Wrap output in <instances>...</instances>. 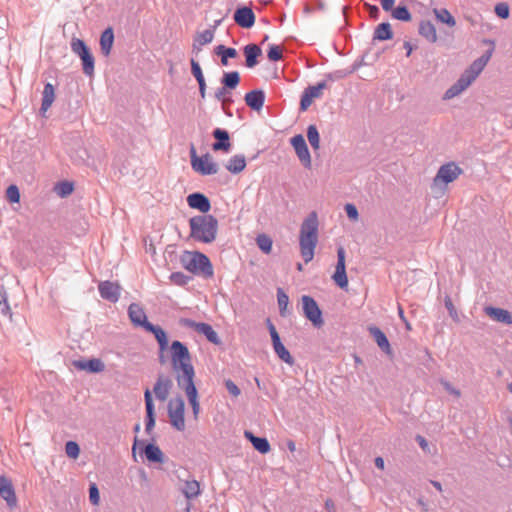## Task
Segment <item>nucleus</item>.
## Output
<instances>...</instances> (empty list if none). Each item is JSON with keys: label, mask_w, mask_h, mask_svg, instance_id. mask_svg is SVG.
<instances>
[{"label": "nucleus", "mask_w": 512, "mask_h": 512, "mask_svg": "<svg viewBox=\"0 0 512 512\" xmlns=\"http://www.w3.org/2000/svg\"><path fill=\"white\" fill-rule=\"evenodd\" d=\"M170 358L178 385L194 380L195 371L191 363L188 348L180 341H173L170 346Z\"/></svg>", "instance_id": "nucleus-1"}, {"label": "nucleus", "mask_w": 512, "mask_h": 512, "mask_svg": "<svg viewBox=\"0 0 512 512\" xmlns=\"http://www.w3.org/2000/svg\"><path fill=\"white\" fill-rule=\"evenodd\" d=\"M318 215L311 212L302 222L299 235L301 256L305 263L312 261L314 251L318 242Z\"/></svg>", "instance_id": "nucleus-2"}, {"label": "nucleus", "mask_w": 512, "mask_h": 512, "mask_svg": "<svg viewBox=\"0 0 512 512\" xmlns=\"http://www.w3.org/2000/svg\"><path fill=\"white\" fill-rule=\"evenodd\" d=\"M490 57L491 52L489 51L485 55L476 59L460 76L458 81L445 92L443 98L445 100L452 99L466 90L485 68Z\"/></svg>", "instance_id": "nucleus-3"}, {"label": "nucleus", "mask_w": 512, "mask_h": 512, "mask_svg": "<svg viewBox=\"0 0 512 512\" xmlns=\"http://www.w3.org/2000/svg\"><path fill=\"white\" fill-rule=\"evenodd\" d=\"M189 225L193 239L203 243H211L216 239L218 222L212 215L192 217Z\"/></svg>", "instance_id": "nucleus-4"}, {"label": "nucleus", "mask_w": 512, "mask_h": 512, "mask_svg": "<svg viewBox=\"0 0 512 512\" xmlns=\"http://www.w3.org/2000/svg\"><path fill=\"white\" fill-rule=\"evenodd\" d=\"M184 268L192 273H201L206 277L213 275V268L209 258L200 252H187L182 257Z\"/></svg>", "instance_id": "nucleus-5"}, {"label": "nucleus", "mask_w": 512, "mask_h": 512, "mask_svg": "<svg viewBox=\"0 0 512 512\" xmlns=\"http://www.w3.org/2000/svg\"><path fill=\"white\" fill-rule=\"evenodd\" d=\"M190 158L192 169L200 175H214L219 170L218 164L209 153L198 156L193 145L190 148Z\"/></svg>", "instance_id": "nucleus-6"}, {"label": "nucleus", "mask_w": 512, "mask_h": 512, "mask_svg": "<svg viewBox=\"0 0 512 512\" xmlns=\"http://www.w3.org/2000/svg\"><path fill=\"white\" fill-rule=\"evenodd\" d=\"M185 403L181 397L173 398L168 403V416L170 424L178 431H184L185 424Z\"/></svg>", "instance_id": "nucleus-7"}, {"label": "nucleus", "mask_w": 512, "mask_h": 512, "mask_svg": "<svg viewBox=\"0 0 512 512\" xmlns=\"http://www.w3.org/2000/svg\"><path fill=\"white\" fill-rule=\"evenodd\" d=\"M72 51L82 60L84 73L91 77L94 74V57L89 51L85 42L78 38H73L71 42Z\"/></svg>", "instance_id": "nucleus-8"}, {"label": "nucleus", "mask_w": 512, "mask_h": 512, "mask_svg": "<svg viewBox=\"0 0 512 512\" xmlns=\"http://www.w3.org/2000/svg\"><path fill=\"white\" fill-rule=\"evenodd\" d=\"M461 173L462 169L454 162L442 165L433 179L432 188L437 189L455 181Z\"/></svg>", "instance_id": "nucleus-9"}, {"label": "nucleus", "mask_w": 512, "mask_h": 512, "mask_svg": "<svg viewBox=\"0 0 512 512\" xmlns=\"http://www.w3.org/2000/svg\"><path fill=\"white\" fill-rule=\"evenodd\" d=\"M301 301L305 317L311 321L315 327H321L324 324V321L317 302L308 295L302 296Z\"/></svg>", "instance_id": "nucleus-10"}, {"label": "nucleus", "mask_w": 512, "mask_h": 512, "mask_svg": "<svg viewBox=\"0 0 512 512\" xmlns=\"http://www.w3.org/2000/svg\"><path fill=\"white\" fill-rule=\"evenodd\" d=\"M266 323H267V327L269 329V333L271 336V340H272V344H273L275 353L285 363L290 364V365L293 364V362H294L293 357L291 356L290 352L285 348V346L282 344V342L280 340V336H279L275 326L273 325V323L271 322L270 319H267Z\"/></svg>", "instance_id": "nucleus-11"}, {"label": "nucleus", "mask_w": 512, "mask_h": 512, "mask_svg": "<svg viewBox=\"0 0 512 512\" xmlns=\"http://www.w3.org/2000/svg\"><path fill=\"white\" fill-rule=\"evenodd\" d=\"M326 88H328L327 81H322L317 85L307 87L301 98L300 109L306 111L315 99H319L323 95V91Z\"/></svg>", "instance_id": "nucleus-12"}, {"label": "nucleus", "mask_w": 512, "mask_h": 512, "mask_svg": "<svg viewBox=\"0 0 512 512\" xmlns=\"http://www.w3.org/2000/svg\"><path fill=\"white\" fill-rule=\"evenodd\" d=\"M338 261L332 279L341 289H348V278L345 270V251L339 247L337 251Z\"/></svg>", "instance_id": "nucleus-13"}, {"label": "nucleus", "mask_w": 512, "mask_h": 512, "mask_svg": "<svg viewBox=\"0 0 512 512\" xmlns=\"http://www.w3.org/2000/svg\"><path fill=\"white\" fill-rule=\"evenodd\" d=\"M291 145L293 146L298 158L307 168L311 167V157L306 145L305 139L302 135H296L291 138Z\"/></svg>", "instance_id": "nucleus-14"}, {"label": "nucleus", "mask_w": 512, "mask_h": 512, "mask_svg": "<svg viewBox=\"0 0 512 512\" xmlns=\"http://www.w3.org/2000/svg\"><path fill=\"white\" fill-rule=\"evenodd\" d=\"M98 290L103 299L117 302L120 297L121 287L117 282L103 281L99 283Z\"/></svg>", "instance_id": "nucleus-15"}, {"label": "nucleus", "mask_w": 512, "mask_h": 512, "mask_svg": "<svg viewBox=\"0 0 512 512\" xmlns=\"http://www.w3.org/2000/svg\"><path fill=\"white\" fill-rule=\"evenodd\" d=\"M128 316L132 324L136 327H142L145 329L150 324L147 320L144 308L138 303L130 304L128 308Z\"/></svg>", "instance_id": "nucleus-16"}, {"label": "nucleus", "mask_w": 512, "mask_h": 512, "mask_svg": "<svg viewBox=\"0 0 512 512\" xmlns=\"http://www.w3.org/2000/svg\"><path fill=\"white\" fill-rule=\"evenodd\" d=\"M0 496L10 508L17 505V497L12 482L4 476H0Z\"/></svg>", "instance_id": "nucleus-17"}, {"label": "nucleus", "mask_w": 512, "mask_h": 512, "mask_svg": "<svg viewBox=\"0 0 512 512\" xmlns=\"http://www.w3.org/2000/svg\"><path fill=\"white\" fill-rule=\"evenodd\" d=\"M145 330L154 334L159 344V361L162 364L165 363L166 360L163 353L168 348V338L166 332L160 326H155L151 323L145 328Z\"/></svg>", "instance_id": "nucleus-18"}, {"label": "nucleus", "mask_w": 512, "mask_h": 512, "mask_svg": "<svg viewBox=\"0 0 512 512\" xmlns=\"http://www.w3.org/2000/svg\"><path fill=\"white\" fill-rule=\"evenodd\" d=\"M178 386L185 391L188 401L192 407L194 418L197 419L200 413V404L198 401V393L194 384V380Z\"/></svg>", "instance_id": "nucleus-19"}, {"label": "nucleus", "mask_w": 512, "mask_h": 512, "mask_svg": "<svg viewBox=\"0 0 512 512\" xmlns=\"http://www.w3.org/2000/svg\"><path fill=\"white\" fill-rule=\"evenodd\" d=\"M190 208L197 209L202 213H208L211 209L209 199L202 193H192L187 197Z\"/></svg>", "instance_id": "nucleus-20"}, {"label": "nucleus", "mask_w": 512, "mask_h": 512, "mask_svg": "<svg viewBox=\"0 0 512 512\" xmlns=\"http://www.w3.org/2000/svg\"><path fill=\"white\" fill-rule=\"evenodd\" d=\"M234 21L242 28H250L255 23V15L248 7L239 8L234 13Z\"/></svg>", "instance_id": "nucleus-21"}, {"label": "nucleus", "mask_w": 512, "mask_h": 512, "mask_svg": "<svg viewBox=\"0 0 512 512\" xmlns=\"http://www.w3.org/2000/svg\"><path fill=\"white\" fill-rule=\"evenodd\" d=\"M172 381L168 377H165L163 375H160L156 381V384L154 386V393L157 397V399L161 401H165L169 394L170 390L172 388Z\"/></svg>", "instance_id": "nucleus-22"}, {"label": "nucleus", "mask_w": 512, "mask_h": 512, "mask_svg": "<svg viewBox=\"0 0 512 512\" xmlns=\"http://www.w3.org/2000/svg\"><path fill=\"white\" fill-rule=\"evenodd\" d=\"M213 136H214L215 139L218 140V142H215L212 145V149L214 151L228 152L230 150L231 143H230L229 134H228V132L226 130H223V129H220V128H216L213 131Z\"/></svg>", "instance_id": "nucleus-23"}, {"label": "nucleus", "mask_w": 512, "mask_h": 512, "mask_svg": "<svg viewBox=\"0 0 512 512\" xmlns=\"http://www.w3.org/2000/svg\"><path fill=\"white\" fill-rule=\"evenodd\" d=\"M265 94L262 90H253L245 95L247 106L255 111H260L263 107Z\"/></svg>", "instance_id": "nucleus-24"}, {"label": "nucleus", "mask_w": 512, "mask_h": 512, "mask_svg": "<svg viewBox=\"0 0 512 512\" xmlns=\"http://www.w3.org/2000/svg\"><path fill=\"white\" fill-rule=\"evenodd\" d=\"M484 311L486 315H488L493 320L512 325V315L508 310L489 306L486 307Z\"/></svg>", "instance_id": "nucleus-25"}, {"label": "nucleus", "mask_w": 512, "mask_h": 512, "mask_svg": "<svg viewBox=\"0 0 512 512\" xmlns=\"http://www.w3.org/2000/svg\"><path fill=\"white\" fill-rule=\"evenodd\" d=\"M144 398H145V406H146V413H147L146 432L150 433V431L155 426V413H154V405H153L152 395H151V391L149 389L145 390Z\"/></svg>", "instance_id": "nucleus-26"}, {"label": "nucleus", "mask_w": 512, "mask_h": 512, "mask_svg": "<svg viewBox=\"0 0 512 512\" xmlns=\"http://www.w3.org/2000/svg\"><path fill=\"white\" fill-rule=\"evenodd\" d=\"M214 33L211 30H204L195 36L193 43V51L198 53L201 51L204 45H207L213 41Z\"/></svg>", "instance_id": "nucleus-27"}, {"label": "nucleus", "mask_w": 512, "mask_h": 512, "mask_svg": "<svg viewBox=\"0 0 512 512\" xmlns=\"http://www.w3.org/2000/svg\"><path fill=\"white\" fill-rule=\"evenodd\" d=\"M245 437L252 443L253 447L262 454L270 451L271 447L266 438L256 437L251 432L245 431Z\"/></svg>", "instance_id": "nucleus-28"}, {"label": "nucleus", "mask_w": 512, "mask_h": 512, "mask_svg": "<svg viewBox=\"0 0 512 512\" xmlns=\"http://www.w3.org/2000/svg\"><path fill=\"white\" fill-rule=\"evenodd\" d=\"M114 43V33L111 27L105 29L101 34L100 47L101 51L105 56H108L111 52Z\"/></svg>", "instance_id": "nucleus-29"}, {"label": "nucleus", "mask_w": 512, "mask_h": 512, "mask_svg": "<svg viewBox=\"0 0 512 512\" xmlns=\"http://www.w3.org/2000/svg\"><path fill=\"white\" fill-rule=\"evenodd\" d=\"M75 366L81 370H87L93 373L102 372L105 369L104 363L96 358L88 361L75 362Z\"/></svg>", "instance_id": "nucleus-30"}, {"label": "nucleus", "mask_w": 512, "mask_h": 512, "mask_svg": "<svg viewBox=\"0 0 512 512\" xmlns=\"http://www.w3.org/2000/svg\"><path fill=\"white\" fill-rule=\"evenodd\" d=\"M370 333L373 335L377 345L388 355L392 354V350L386 335L377 327L370 328Z\"/></svg>", "instance_id": "nucleus-31"}, {"label": "nucleus", "mask_w": 512, "mask_h": 512, "mask_svg": "<svg viewBox=\"0 0 512 512\" xmlns=\"http://www.w3.org/2000/svg\"><path fill=\"white\" fill-rule=\"evenodd\" d=\"M246 66L253 68L257 64V57L261 55V49L256 44H249L244 47Z\"/></svg>", "instance_id": "nucleus-32"}, {"label": "nucleus", "mask_w": 512, "mask_h": 512, "mask_svg": "<svg viewBox=\"0 0 512 512\" xmlns=\"http://www.w3.org/2000/svg\"><path fill=\"white\" fill-rule=\"evenodd\" d=\"M55 99V90L52 84L47 83L43 90L41 112L44 114L51 107Z\"/></svg>", "instance_id": "nucleus-33"}, {"label": "nucleus", "mask_w": 512, "mask_h": 512, "mask_svg": "<svg viewBox=\"0 0 512 512\" xmlns=\"http://www.w3.org/2000/svg\"><path fill=\"white\" fill-rule=\"evenodd\" d=\"M246 167V159L244 155H235L231 157L226 165L229 172L237 174L242 172Z\"/></svg>", "instance_id": "nucleus-34"}, {"label": "nucleus", "mask_w": 512, "mask_h": 512, "mask_svg": "<svg viewBox=\"0 0 512 512\" xmlns=\"http://www.w3.org/2000/svg\"><path fill=\"white\" fill-rule=\"evenodd\" d=\"M145 456L149 462L154 463H162L164 461V454L161 451V449L154 445V444H148L145 447Z\"/></svg>", "instance_id": "nucleus-35"}, {"label": "nucleus", "mask_w": 512, "mask_h": 512, "mask_svg": "<svg viewBox=\"0 0 512 512\" xmlns=\"http://www.w3.org/2000/svg\"><path fill=\"white\" fill-rule=\"evenodd\" d=\"M196 331L206 336L208 341L214 344H219L220 340L217 333L214 331L211 325L207 323H200L196 326Z\"/></svg>", "instance_id": "nucleus-36"}, {"label": "nucleus", "mask_w": 512, "mask_h": 512, "mask_svg": "<svg viewBox=\"0 0 512 512\" xmlns=\"http://www.w3.org/2000/svg\"><path fill=\"white\" fill-rule=\"evenodd\" d=\"M183 493L187 499H193L199 496L201 493L199 482L196 480L186 481L183 488Z\"/></svg>", "instance_id": "nucleus-37"}, {"label": "nucleus", "mask_w": 512, "mask_h": 512, "mask_svg": "<svg viewBox=\"0 0 512 512\" xmlns=\"http://www.w3.org/2000/svg\"><path fill=\"white\" fill-rule=\"evenodd\" d=\"M419 32L422 36L431 42H435L437 40L436 29L434 25L429 21L422 22L420 24Z\"/></svg>", "instance_id": "nucleus-38"}, {"label": "nucleus", "mask_w": 512, "mask_h": 512, "mask_svg": "<svg viewBox=\"0 0 512 512\" xmlns=\"http://www.w3.org/2000/svg\"><path fill=\"white\" fill-rule=\"evenodd\" d=\"M393 36L391 26L389 23H381L377 26L374 32V38L378 40H388Z\"/></svg>", "instance_id": "nucleus-39"}, {"label": "nucleus", "mask_w": 512, "mask_h": 512, "mask_svg": "<svg viewBox=\"0 0 512 512\" xmlns=\"http://www.w3.org/2000/svg\"><path fill=\"white\" fill-rule=\"evenodd\" d=\"M433 12L438 21L447 24L449 27H454L456 25L454 17L447 9H434Z\"/></svg>", "instance_id": "nucleus-40"}, {"label": "nucleus", "mask_w": 512, "mask_h": 512, "mask_svg": "<svg viewBox=\"0 0 512 512\" xmlns=\"http://www.w3.org/2000/svg\"><path fill=\"white\" fill-rule=\"evenodd\" d=\"M216 54L221 56V63L226 66L229 58H235L237 56V51L234 48H227L224 45H219L216 48Z\"/></svg>", "instance_id": "nucleus-41"}, {"label": "nucleus", "mask_w": 512, "mask_h": 512, "mask_svg": "<svg viewBox=\"0 0 512 512\" xmlns=\"http://www.w3.org/2000/svg\"><path fill=\"white\" fill-rule=\"evenodd\" d=\"M240 82V76L239 73L236 71L233 72H227L224 74L222 83L225 87L230 89H235Z\"/></svg>", "instance_id": "nucleus-42"}, {"label": "nucleus", "mask_w": 512, "mask_h": 512, "mask_svg": "<svg viewBox=\"0 0 512 512\" xmlns=\"http://www.w3.org/2000/svg\"><path fill=\"white\" fill-rule=\"evenodd\" d=\"M307 138L313 149L317 150L320 147V137L317 127L310 125L307 129Z\"/></svg>", "instance_id": "nucleus-43"}, {"label": "nucleus", "mask_w": 512, "mask_h": 512, "mask_svg": "<svg viewBox=\"0 0 512 512\" xmlns=\"http://www.w3.org/2000/svg\"><path fill=\"white\" fill-rule=\"evenodd\" d=\"M258 247L266 254L272 250V239L266 234H260L256 238Z\"/></svg>", "instance_id": "nucleus-44"}, {"label": "nucleus", "mask_w": 512, "mask_h": 512, "mask_svg": "<svg viewBox=\"0 0 512 512\" xmlns=\"http://www.w3.org/2000/svg\"><path fill=\"white\" fill-rule=\"evenodd\" d=\"M391 15L394 19H397V20H401V21H410L411 20V14L405 6H398L391 12Z\"/></svg>", "instance_id": "nucleus-45"}, {"label": "nucleus", "mask_w": 512, "mask_h": 512, "mask_svg": "<svg viewBox=\"0 0 512 512\" xmlns=\"http://www.w3.org/2000/svg\"><path fill=\"white\" fill-rule=\"evenodd\" d=\"M277 299H278L280 313H281V315H285L288 304H289V297L282 289H278Z\"/></svg>", "instance_id": "nucleus-46"}, {"label": "nucleus", "mask_w": 512, "mask_h": 512, "mask_svg": "<svg viewBox=\"0 0 512 512\" xmlns=\"http://www.w3.org/2000/svg\"><path fill=\"white\" fill-rule=\"evenodd\" d=\"M65 452L69 458L77 459L80 454V447L74 441H68L65 445Z\"/></svg>", "instance_id": "nucleus-47"}, {"label": "nucleus", "mask_w": 512, "mask_h": 512, "mask_svg": "<svg viewBox=\"0 0 512 512\" xmlns=\"http://www.w3.org/2000/svg\"><path fill=\"white\" fill-rule=\"evenodd\" d=\"M73 189V184L67 181L61 182L55 187L56 193L61 197L70 195Z\"/></svg>", "instance_id": "nucleus-48"}, {"label": "nucleus", "mask_w": 512, "mask_h": 512, "mask_svg": "<svg viewBox=\"0 0 512 512\" xmlns=\"http://www.w3.org/2000/svg\"><path fill=\"white\" fill-rule=\"evenodd\" d=\"M6 197L11 203H19L20 192L16 185H10L6 190Z\"/></svg>", "instance_id": "nucleus-49"}, {"label": "nucleus", "mask_w": 512, "mask_h": 512, "mask_svg": "<svg viewBox=\"0 0 512 512\" xmlns=\"http://www.w3.org/2000/svg\"><path fill=\"white\" fill-rule=\"evenodd\" d=\"M267 56L271 61H278V60L282 59V57H283L282 48L278 45H271L269 47Z\"/></svg>", "instance_id": "nucleus-50"}, {"label": "nucleus", "mask_w": 512, "mask_h": 512, "mask_svg": "<svg viewBox=\"0 0 512 512\" xmlns=\"http://www.w3.org/2000/svg\"><path fill=\"white\" fill-rule=\"evenodd\" d=\"M89 499L93 505H99L100 495L97 485L95 483H92L89 487Z\"/></svg>", "instance_id": "nucleus-51"}, {"label": "nucleus", "mask_w": 512, "mask_h": 512, "mask_svg": "<svg viewBox=\"0 0 512 512\" xmlns=\"http://www.w3.org/2000/svg\"><path fill=\"white\" fill-rule=\"evenodd\" d=\"M495 13L498 17L507 19L509 17V6L506 3H498L495 6Z\"/></svg>", "instance_id": "nucleus-52"}, {"label": "nucleus", "mask_w": 512, "mask_h": 512, "mask_svg": "<svg viewBox=\"0 0 512 512\" xmlns=\"http://www.w3.org/2000/svg\"><path fill=\"white\" fill-rule=\"evenodd\" d=\"M191 71L197 82L205 80L199 63L194 59H191Z\"/></svg>", "instance_id": "nucleus-53"}, {"label": "nucleus", "mask_w": 512, "mask_h": 512, "mask_svg": "<svg viewBox=\"0 0 512 512\" xmlns=\"http://www.w3.org/2000/svg\"><path fill=\"white\" fill-rule=\"evenodd\" d=\"M170 279L176 285H185L188 277L181 272H175L171 274Z\"/></svg>", "instance_id": "nucleus-54"}, {"label": "nucleus", "mask_w": 512, "mask_h": 512, "mask_svg": "<svg viewBox=\"0 0 512 512\" xmlns=\"http://www.w3.org/2000/svg\"><path fill=\"white\" fill-rule=\"evenodd\" d=\"M225 386L228 390V392L234 396V397H238L241 393L240 389L238 388V386L232 381V380H226L225 381Z\"/></svg>", "instance_id": "nucleus-55"}, {"label": "nucleus", "mask_w": 512, "mask_h": 512, "mask_svg": "<svg viewBox=\"0 0 512 512\" xmlns=\"http://www.w3.org/2000/svg\"><path fill=\"white\" fill-rule=\"evenodd\" d=\"M347 74H348L347 72H344L342 70H336V71L330 73L327 76V79L325 81H327V83L329 81H335V80H338L340 78H343V77L347 76Z\"/></svg>", "instance_id": "nucleus-56"}, {"label": "nucleus", "mask_w": 512, "mask_h": 512, "mask_svg": "<svg viewBox=\"0 0 512 512\" xmlns=\"http://www.w3.org/2000/svg\"><path fill=\"white\" fill-rule=\"evenodd\" d=\"M443 386L447 392L454 395L455 397L458 398L461 396V392L458 389H456L455 387H453L450 383L443 382Z\"/></svg>", "instance_id": "nucleus-57"}, {"label": "nucleus", "mask_w": 512, "mask_h": 512, "mask_svg": "<svg viewBox=\"0 0 512 512\" xmlns=\"http://www.w3.org/2000/svg\"><path fill=\"white\" fill-rule=\"evenodd\" d=\"M380 4L385 11H393L395 0H380Z\"/></svg>", "instance_id": "nucleus-58"}, {"label": "nucleus", "mask_w": 512, "mask_h": 512, "mask_svg": "<svg viewBox=\"0 0 512 512\" xmlns=\"http://www.w3.org/2000/svg\"><path fill=\"white\" fill-rule=\"evenodd\" d=\"M180 323L185 327L193 328L195 331H196V326L200 324V323H197L190 319H181Z\"/></svg>", "instance_id": "nucleus-59"}, {"label": "nucleus", "mask_w": 512, "mask_h": 512, "mask_svg": "<svg viewBox=\"0 0 512 512\" xmlns=\"http://www.w3.org/2000/svg\"><path fill=\"white\" fill-rule=\"evenodd\" d=\"M199 92L202 98H205L206 95V83L205 80L199 81Z\"/></svg>", "instance_id": "nucleus-60"}, {"label": "nucleus", "mask_w": 512, "mask_h": 512, "mask_svg": "<svg viewBox=\"0 0 512 512\" xmlns=\"http://www.w3.org/2000/svg\"><path fill=\"white\" fill-rule=\"evenodd\" d=\"M445 305H446L447 309L449 310V313H450V315L452 317L454 315H456V311H455L454 305L452 304L450 299L446 300Z\"/></svg>", "instance_id": "nucleus-61"}, {"label": "nucleus", "mask_w": 512, "mask_h": 512, "mask_svg": "<svg viewBox=\"0 0 512 512\" xmlns=\"http://www.w3.org/2000/svg\"><path fill=\"white\" fill-rule=\"evenodd\" d=\"M375 465H376V467H377L378 469H380V470H384V468H385V464H384V460H383V458H382V457H377V458L375 459Z\"/></svg>", "instance_id": "nucleus-62"}, {"label": "nucleus", "mask_w": 512, "mask_h": 512, "mask_svg": "<svg viewBox=\"0 0 512 512\" xmlns=\"http://www.w3.org/2000/svg\"><path fill=\"white\" fill-rule=\"evenodd\" d=\"M325 507L328 512H335V506L332 500H326Z\"/></svg>", "instance_id": "nucleus-63"}, {"label": "nucleus", "mask_w": 512, "mask_h": 512, "mask_svg": "<svg viewBox=\"0 0 512 512\" xmlns=\"http://www.w3.org/2000/svg\"><path fill=\"white\" fill-rule=\"evenodd\" d=\"M226 88H227V87H225V86H224L223 88L219 89V90L216 92V97H217L219 100H220V99H222V97L225 95V93H226Z\"/></svg>", "instance_id": "nucleus-64"}]
</instances>
